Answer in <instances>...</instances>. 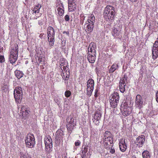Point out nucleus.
I'll use <instances>...</instances> for the list:
<instances>
[{"label":"nucleus","mask_w":158,"mask_h":158,"mask_svg":"<svg viewBox=\"0 0 158 158\" xmlns=\"http://www.w3.org/2000/svg\"><path fill=\"white\" fill-rule=\"evenodd\" d=\"M14 97L16 102L20 103L23 97V92L22 88L20 86H16L14 91Z\"/></svg>","instance_id":"1"},{"label":"nucleus","mask_w":158,"mask_h":158,"mask_svg":"<svg viewBox=\"0 0 158 158\" xmlns=\"http://www.w3.org/2000/svg\"><path fill=\"white\" fill-rule=\"evenodd\" d=\"M47 33L49 45L50 47L52 46L54 44L55 38V31L53 27H48L47 29Z\"/></svg>","instance_id":"2"},{"label":"nucleus","mask_w":158,"mask_h":158,"mask_svg":"<svg viewBox=\"0 0 158 158\" xmlns=\"http://www.w3.org/2000/svg\"><path fill=\"white\" fill-rule=\"evenodd\" d=\"M45 146V150L46 153H50L52 151L53 147L52 141L51 136L47 135L44 138Z\"/></svg>","instance_id":"3"},{"label":"nucleus","mask_w":158,"mask_h":158,"mask_svg":"<svg viewBox=\"0 0 158 158\" xmlns=\"http://www.w3.org/2000/svg\"><path fill=\"white\" fill-rule=\"evenodd\" d=\"M119 97L117 92H114L110 96V106L114 108L117 107L119 102Z\"/></svg>","instance_id":"4"},{"label":"nucleus","mask_w":158,"mask_h":158,"mask_svg":"<svg viewBox=\"0 0 158 158\" xmlns=\"http://www.w3.org/2000/svg\"><path fill=\"white\" fill-rule=\"evenodd\" d=\"M121 110L123 115L124 116L129 115L131 111V108L129 106L126 102H123L121 105Z\"/></svg>","instance_id":"5"},{"label":"nucleus","mask_w":158,"mask_h":158,"mask_svg":"<svg viewBox=\"0 0 158 158\" xmlns=\"http://www.w3.org/2000/svg\"><path fill=\"white\" fill-rule=\"evenodd\" d=\"M25 142L27 147L31 148H33L35 144V139L33 135L28 134L25 139Z\"/></svg>","instance_id":"6"},{"label":"nucleus","mask_w":158,"mask_h":158,"mask_svg":"<svg viewBox=\"0 0 158 158\" xmlns=\"http://www.w3.org/2000/svg\"><path fill=\"white\" fill-rule=\"evenodd\" d=\"M18 111L20 112V115L23 118L27 117L29 114V110L27 106L23 105L18 106Z\"/></svg>","instance_id":"7"},{"label":"nucleus","mask_w":158,"mask_h":158,"mask_svg":"<svg viewBox=\"0 0 158 158\" xmlns=\"http://www.w3.org/2000/svg\"><path fill=\"white\" fill-rule=\"evenodd\" d=\"M66 120L67 123H68V124L67 125V129L69 132L71 133L74 127L76 125V120L74 118H72L70 116Z\"/></svg>","instance_id":"8"},{"label":"nucleus","mask_w":158,"mask_h":158,"mask_svg":"<svg viewBox=\"0 0 158 158\" xmlns=\"http://www.w3.org/2000/svg\"><path fill=\"white\" fill-rule=\"evenodd\" d=\"M56 144H58L61 142H63V136L64 135L63 131L60 129L57 130L56 133Z\"/></svg>","instance_id":"9"},{"label":"nucleus","mask_w":158,"mask_h":158,"mask_svg":"<svg viewBox=\"0 0 158 158\" xmlns=\"http://www.w3.org/2000/svg\"><path fill=\"white\" fill-rule=\"evenodd\" d=\"M103 140L109 141L110 144H112L113 142V136L110 131H106L103 135Z\"/></svg>","instance_id":"10"},{"label":"nucleus","mask_w":158,"mask_h":158,"mask_svg":"<svg viewBox=\"0 0 158 158\" xmlns=\"http://www.w3.org/2000/svg\"><path fill=\"white\" fill-rule=\"evenodd\" d=\"M152 51L153 58L154 60L156 59L158 57V40L155 41Z\"/></svg>","instance_id":"11"},{"label":"nucleus","mask_w":158,"mask_h":158,"mask_svg":"<svg viewBox=\"0 0 158 158\" xmlns=\"http://www.w3.org/2000/svg\"><path fill=\"white\" fill-rule=\"evenodd\" d=\"M145 137L143 135L139 136L136 138L135 145L139 148L142 147L145 141Z\"/></svg>","instance_id":"12"},{"label":"nucleus","mask_w":158,"mask_h":158,"mask_svg":"<svg viewBox=\"0 0 158 158\" xmlns=\"http://www.w3.org/2000/svg\"><path fill=\"white\" fill-rule=\"evenodd\" d=\"M143 102L140 95L138 94L135 99V106L139 109L141 108L143 106Z\"/></svg>","instance_id":"13"},{"label":"nucleus","mask_w":158,"mask_h":158,"mask_svg":"<svg viewBox=\"0 0 158 158\" xmlns=\"http://www.w3.org/2000/svg\"><path fill=\"white\" fill-rule=\"evenodd\" d=\"M41 7V5L39 4L35 6L32 10L33 12L32 13L33 15H35L36 17H39L40 16L41 14L40 12V9Z\"/></svg>","instance_id":"14"},{"label":"nucleus","mask_w":158,"mask_h":158,"mask_svg":"<svg viewBox=\"0 0 158 158\" xmlns=\"http://www.w3.org/2000/svg\"><path fill=\"white\" fill-rule=\"evenodd\" d=\"M108 9L106 11H104L103 13V17L104 19L107 21H109L110 20H113L114 18V15H113V13H111V14H109L108 13Z\"/></svg>","instance_id":"15"},{"label":"nucleus","mask_w":158,"mask_h":158,"mask_svg":"<svg viewBox=\"0 0 158 158\" xmlns=\"http://www.w3.org/2000/svg\"><path fill=\"white\" fill-rule=\"evenodd\" d=\"M125 139H120L119 145L120 150L122 152H125L127 149V146L126 143Z\"/></svg>","instance_id":"16"},{"label":"nucleus","mask_w":158,"mask_h":158,"mask_svg":"<svg viewBox=\"0 0 158 158\" xmlns=\"http://www.w3.org/2000/svg\"><path fill=\"white\" fill-rule=\"evenodd\" d=\"M75 0H69V10L70 11H74L76 9V5L75 3Z\"/></svg>","instance_id":"17"},{"label":"nucleus","mask_w":158,"mask_h":158,"mask_svg":"<svg viewBox=\"0 0 158 158\" xmlns=\"http://www.w3.org/2000/svg\"><path fill=\"white\" fill-rule=\"evenodd\" d=\"M18 45L15 44L12 46L10 54L18 55Z\"/></svg>","instance_id":"18"},{"label":"nucleus","mask_w":158,"mask_h":158,"mask_svg":"<svg viewBox=\"0 0 158 158\" xmlns=\"http://www.w3.org/2000/svg\"><path fill=\"white\" fill-rule=\"evenodd\" d=\"M95 46V44L93 42H91L90 44L88 47V54L90 52L91 54L96 53V50L94 49Z\"/></svg>","instance_id":"19"},{"label":"nucleus","mask_w":158,"mask_h":158,"mask_svg":"<svg viewBox=\"0 0 158 158\" xmlns=\"http://www.w3.org/2000/svg\"><path fill=\"white\" fill-rule=\"evenodd\" d=\"M96 53H93V54L89 53L88 54L87 58L90 63H93L95 62L96 59Z\"/></svg>","instance_id":"20"},{"label":"nucleus","mask_w":158,"mask_h":158,"mask_svg":"<svg viewBox=\"0 0 158 158\" xmlns=\"http://www.w3.org/2000/svg\"><path fill=\"white\" fill-rule=\"evenodd\" d=\"M107 9H108V11L109 12H108V13L109 14H111V13H113V15H115V9L114 7L110 5H107L104 8V11H106Z\"/></svg>","instance_id":"21"},{"label":"nucleus","mask_w":158,"mask_h":158,"mask_svg":"<svg viewBox=\"0 0 158 158\" xmlns=\"http://www.w3.org/2000/svg\"><path fill=\"white\" fill-rule=\"evenodd\" d=\"M57 8V13L59 16L63 15L64 13V8L63 5H61L59 6L56 7Z\"/></svg>","instance_id":"22"},{"label":"nucleus","mask_w":158,"mask_h":158,"mask_svg":"<svg viewBox=\"0 0 158 158\" xmlns=\"http://www.w3.org/2000/svg\"><path fill=\"white\" fill-rule=\"evenodd\" d=\"M102 117L101 113L98 111H97L95 112L94 114V118L95 121L96 120V122L98 124L99 123V120Z\"/></svg>","instance_id":"23"},{"label":"nucleus","mask_w":158,"mask_h":158,"mask_svg":"<svg viewBox=\"0 0 158 158\" xmlns=\"http://www.w3.org/2000/svg\"><path fill=\"white\" fill-rule=\"evenodd\" d=\"M18 55L10 54L9 61L11 64L15 63L17 60Z\"/></svg>","instance_id":"24"},{"label":"nucleus","mask_w":158,"mask_h":158,"mask_svg":"<svg viewBox=\"0 0 158 158\" xmlns=\"http://www.w3.org/2000/svg\"><path fill=\"white\" fill-rule=\"evenodd\" d=\"M112 35L115 38H117L120 34V31L118 30L117 29L114 28L113 30L111 32Z\"/></svg>","instance_id":"25"},{"label":"nucleus","mask_w":158,"mask_h":158,"mask_svg":"<svg viewBox=\"0 0 158 158\" xmlns=\"http://www.w3.org/2000/svg\"><path fill=\"white\" fill-rule=\"evenodd\" d=\"M15 73L16 77L18 79H20L22 77L23 75V73L22 71L18 70H16L15 71Z\"/></svg>","instance_id":"26"},{"label":"nucleus","mask_w":158,"mask_h":158,"mask_svg":"<svg viewBox=\"0 0 158 158\" xmlns=\"http://www.w3.org/2000/svg\"><path fill=\"white\" fill-rule=\"evenodd\" d=\"M95 17L94 15L91 14L90 15V16L89 17L88 19V21L89 23L91 24H94L95 23Z\"/></svg>","instance_id":"27"},{"label":"nucleus","mask_w":158,"mask_h":158,"mask_svg":"<svg viewBox=\"0 0 158 158\" xmlns=\"http://www.w3.org/2000/svg\"><path fill=\"white\" fill-rule=\"evenodd\" d=\"M94 81L92 79H89L87 82V87L94 88Z\"/></svg>","instance_id":"28"},{"label":"nucleus","mask_w":158,"mask_h":158,"mask_svg":"<svg viewBox=\"0 0 158 158\" xmlns=\"http://www.w3.org/2000/svg\"><path fill=\"white\" fill-rule=\"evenodd\" d=\"M94 27V24L89 23L87 26L86 30L89 33L93 31Z\"/></svg>","instance_id":"29"},{"label":"nucleus","mask_w":158,"mask_h":158,"mask_svg":"<svg viewBox=\"0 0 158 158\" xmlns=\"http://www.w3.org/2000/svg\"><path fill=\"white\" fill-rule=\"evenodd\" d=\"M118 68V64L116 63H114L112 65L111 67L109 69L110 73H113Z\"/></svg>","instance_id":"30"},{"label":"nucleus","mask_w":158,"mask_h":158,"mask_svg":"<svg viewBox=\"0 0 158 158\" xmlns=\"http://www.w3.org/2000/svg\"><path fill=\"white\" fill-rule=\"evenodd\" d=\"M143 158H150V155L149 152L147 150L144 151L142 154Z\"/></svg>","instance_id":"31"},{"label":"nucleus","mask_w":158,"mask_h":158,"mask_svg":"<svg viewBox=\"0 0 158 158\" xmlns=\"http://www.w3.org/2000/svg\"><path fill=\"white\" fill-rule=\"evenodd\" d=\"M126 84H119V86L120 91L123 93L126 90Z\"/></svg>","instance_id":"32"},{"label":"nucleus","mask_w":158,"mask_h":158,"mask_svg":"<svg viewBox=\"0 0 158 158\" xmlns=\"http://www.w3.org/2000/svg\"><path fill=\"white\" fill-rule=\"evenodd\" d=\"M94 88L87 87L86 89L87 94L89 97L91 95Z\"/></svg>","instance_id":"33"},{"label":"nucleus","mask_w":158,"mask_h":158,"mask_svg":"<svg viewBox=\"0 0 158 158\" xmlns=\"http://www.w3.org/2000/svg\"><path fill=\"white\" fill-rule=\"evenodd\" d=\"M81 154L86 155V153L88 151V147L85 146L83 148H82L81 149Z\"/></svg>","instance_id":"34"},{"label":"nucleus","mask_w":158,"mask_h":158,"mask_svg":"<svg viewBox=\"0 0 158 158\" xmlns=\"http://www.w3.org/2000/svg\"><path fill=\"white\" fill-rule=\"evenodd\" d=\"M8 86L7 85H4L1 88V90L2 92H6L8 91Z\"/></svg>","instance_id":"35"},{"label":"nucleus","mask_w":158,"mask_h":158,"mask_svg":"<svg viewBox=\"0 0 158 158\" xmlns=\"http://www.w3.org/2000/svg\"><path fill=\"white\" fill-rule=\"evenodd\" d=\"M67 64V62L65 60H62L61 61L60 63V66L61 68V69L63 71L62 69V67L63 66H65Z\"/></svg>","instance_id":"36"},{"label":"nucleus","mask_w":158,"mask_h":158,"mask_svg":"<svg viewBox=\"0 0 158 158\" xmlns=\"http://www.w3.org/2000/svg\"><path fill=\"white\" fill-rule=\"evenodd\" d=\"M20 158H31L29 156L24 154L23 152H20Z\"/></svg>","instance_id":"37"},{"label":"nucleus","mask_w":158,"mask_h":158,"mask_svg":"<svg viewBox=\"0 0 158 158\" xmlns=\"http://www.w3.org/2000/svg\"><path fill=\"white\" fill-rule=\"evenodd\" d=\"M69 70H68V74L63 73V75L62 76V77L64 78V79L65 80H68L69 78Z\"/></svg>","instance_id":"38"},{"label":"nucleus","mask_w":158,"mask_h":158,"mask_svg":"<svg viewBox=\"0 0 158 158\" xmlns=\"http://www.w3.org/2000/svg\"><path fill=\"white\" fill-rule=\"evenodd\" d=\"M71 94V92L69 90H66L65 92L64 95L66 98H68L70 97Z\"/></svg>","instance_id":"39"},{"label":"nucleus","mask_w":158,"mask_h":158,"mask_svg":"<svg viewBox=\"0 0 158 158\" xmlns=\"http://www.w3.org/2000/svg\"><path fill=\"white\" fill-rule=\"evenodd\" d=\"M56 7L59 6H60L61 5H63V3L61 2L60 0H56Z\"/></svg>","instance_id":"40"},{"label":"nucleus","mask_w":158,"mask_h":158,"mask_svg":"<svg viewBox=\"0 0 158 158\" xmlns=\"http://www.w3.org/2000/svg\"><path fill=\"white\" fill-rule=\"evenodd\" d=\"M103 143L104 146L106 148H108L107 146L111 144H110L109 141H105V140H103Z\"/></svg>","instance_id":"41"},{"label":"nucleus","mask_w":158,"mask_h":158,"mask_svg":"<svg viewBox=\"0 0 158 158\" xmlns=\"http://www.w3.org/2000/svg\"><path fill=\"white\" fill-rule=\"evenodd\" d=\"M44 59L43 58L40 57H39L38 59V61L39 62V63L42 64H44Z\"/></svg>","instance_id":"42"},{"label":"nucleus","mask_w":158,"mask_h":158,"mask_svg":"<svg viewBox=\"0 0 158 158\" xmlns=\"http://www.w3.org/2000/svg\"><path fill=\"white\" fill-rule=\"evenodd\" d=\"M5 61V59L4 56L0 55V62L1 63H2L4 62Z\"/></svg>","instance_id":"43"},{"label":"nucleus","mask_w":158,"mask_h":158,"mask_svg":"<svg viewBox=\"0 0 158 158\" xmlns=\"http://www.w3.org/2000/svg\"><path fill=\"white\" fill-rule=\"evenodd\" d=\"M54 100L55 102L57 103L58 105H59V104H60V98L58 99L56 98L54 99Z\"/></svg>","instance_id":"44"},{"label":"nucleus","mask_w":158,"mask_h":158,"mask_svg":"<svg viewBox=\"0 0 158 158\" xmlns=\"http://www.w3.org/2000/svg\"><path fill=\"white\" fill-rule=\"evenodd\" d=\"M125 79H124L123 78H122L120 80L119 83V84H126L125 83Z\"/></svg>","instance_id":"45"},{"label":"nucleus","mask_w":158,"mask_h":158,"mask_svg":"<svg viewBox=\"0 0 158 158\" xmlns=\"http://www.w3.org/2000/svg\"><path fill=\"white\" fill-rule=\"evenodd\" d=\"M68 64L66 65L65 66H63L62 68H63V69H62L63 70H64V71H66V72L69 69L68 67H67Z\"/></svg>","instance_id":"46"},{"label":"nucleus","mask_w":158,"mask_h":158,"mask_svg":"<svg viewBox=\"0 0 158 158\" xmlns=\"http://www.w3.org/2000/svg\"><path fill=\"white\" fill-rule=\"evenodd\" d=\"M65 20L67 21H68L69 20V15H66L64 17Z\"/></svg>","instance_id":"47"},{"label":"nucleus","mask_w":158,"mask_h":158,"mask_svg":"<svg viewBox=\"0 0 158 158\" xmlns=\"http://www.w3.org/2000/svg\"><path fill=\"white\" fill-rule=\"evenodd\" d=\"M81 144L80 141L78 140L75 143V145L76 146H78L80 145Z\"/></svg>","instance_id":"48"},{"label":"nucleus","mask_w":158,"mask_h":158,"mask_svg":"<svg viewBox=\"0 0 158 158\" xmlns=\"http://www.w3.org/2000/svg\"><path fill=\"white\" fill-rule=\"evenodd\" d=\"M38 24L40 26L43 24V20L42 19L38 21Z\"/></svg>","instance_id":"49"},{"label":"nucleus","mask_w":158,"mask_h":158,"mask_svg":"<svg viewBox=\"0 0 158 158\" xmlns=\"http://www.w3.org/2000/svg\"><path fill=\"white\" fill-rule=\"evenodd\" d=\"M115 151L114 148H111L110 150V152L112 154H113L115 152Z\"/></svg>","instance_id":"50"},{"label":"nucleus","mask_w":158,"mask_h":158,"mask_svg":"<svg viewBox=\"0 0 158 158\" xmlns=\"http://www.w3.org/2000/svg\"><path fill=\"white\" fill-rule=\"evenodd\" d=\"M156 101L158 103V91L157 92L156 94Z\"/></svg>","instance_id":"51"},{"label":"nucleus","mask_w":158,"mask_h":158,"mask_svg":"<svg viewBox=\"0 0 158 158\" xmlns=\"http://www.w3.org/2000/svg\"><path fill=\"white\" fill-rule=\"evenodd\" d=\"M63 34H66L67 35H69V31H64L63 32Z\"/></svg>","instance_id":"52"},{"label":"nucleus","mask_w":158,"mask_h":158,"mask_svg":"<svg viewBox=\"0 0 158 158\" xmlns=\"http://www.w3.org/2000/svg\"><path fill=\"white\" fill-rule=\"evenodd\" d=\"M124 79H125V81H127V77L126 75H124L123 77H122Z\"/></svg>","instance_id":"53"},{"label":"nucleus","mask_w":158,"mask_h":158,"mask_svg":"<svg viewBox=\"0 0 158 158\" xmlns=\"http://www.w3.org/2000/svg\"><path fill=\"white\" fill-rule=\"evenodd\" d=\"M81 156L82 157V158H85V157L86 156V155H83L81 154Z\"/></svg>","instance_id":"54"},{"label":"nucleus","mask_w":158,"mask_h":158,"mask_svg":"<svg viewBox=\"0 0 158 158\" xmlns=\"http://www.w3.org/2000/svg\"><path fill=\"white\" fill-rule=\"evenodd\" d=\"M81 19H82L84 21L85 20V17L83 15V16H81Z\"/></svg>","instance_id":"55"},{"label":"nucleus","mask_w":158,"mask_h":158,"mask_svg":"<svg viewBox=\"0 0 158 158\" xmlns=\"http://www.w3.org/2000/svg\"><path fill=\"white\" fill-rule=\"evenodd\" d=\"M3 50V47H0V52H2Z\"/></svg>","instance_id":"56"},{"label":"nucleus","mask_w":158,"mask_h":158,"mask_svg":"<svg viewBox=\"0 0 158 158\" xmlns=\"http://www.w3.org/2000/svg\"><path fill=\"white\" fill-rule=\"evenodd\" d=\"M131 158H137L135 156L133 155V156H132Z\"/></svg>","instance_id":"57"},{"label":"nucleus","mask_w":158,"mask_h":158,"mask_svg":"<svg viewBox=\"0 0 158 158\" xmlns=\"http://www.w3.org/2000/svg\"><path fill=\"white\" fill-rule=\"evenodd\" d=\"M97 92H98V90H97V89L95 90V94H97Z\"/></svg>","instance_id":"58"},{"label":"nucleus","mask_w":158,"mask_h":158,"mask_svg":"<svg viewBox=\"0 0 158 158\" xmlns=\"http://www.w3.org/2000/svg\"><path fill=\"white\" fill-rule=\"evenodd\" d=\"M94 96H95V97H97V94H94Z\"/></svg>","instance_id":"59"},{"label":"nucleus","mask_w":158,"mask_h":158,"mask_svg":"<svg viewBox=\"0 0 158 158\" xmlns=\"http://www.w3.org/2000/svg\"><path fill=\"white\" fill-rule=\"evenodd\" d=\"M27 61H26V64H27Z\"/></svg>","instance_id":"60"},{"label":"nucleus","mask_w":158,"mask_h":158,"mask_svg":"<svg viewBox=\"0 0 158 158\" xmlns=\"http://www.w3.org/2000/svg\"><path fill=\"white\" fill-rule=\"evenodd\" d=\"M27 61H26V64H27Z\"/></svg>","instance_id":"61"},{"label":"nucleus","mask_w":158,"mask_h":158,"mask_svg":"<svg viewBox=\"0 0 158 158\" xmlns=\"http://www.w3.org/2000/svg\"><path fill=\"white\" fill-rule=\"evenodd\" d=\"M83 21L82 22V24H83Z\"/></svg>","instance_id":"62"}]
</instances>
